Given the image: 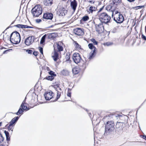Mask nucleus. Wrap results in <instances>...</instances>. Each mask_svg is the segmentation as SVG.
<instances>
[{"instance_id": "obj_1", "label": "nucleus", "mask_w": 146, "mask_h": 146, "mask_svg": "<svg viewBox=\"0 0 146 146\" xmlns=\"http://www.w3.org/2000/svg\"><path fill=\"white\" fill-rule=\"evenodd\" d=\"M10 39L12 43L17 44L20 42L21 38L19 33L17 31H15L11 34Z\"/></svg>"}, {"instance_id": "obj_2", "label": "nucleus", "mask_w": 146, "mask_h": 146, "mask_svg": "<svg viewBox=\"0 0 146 146\" xmlns=\"http://www.w3.org/2000/svg\"><path fill=\"white\" fill-rule=\"evenodd\" d=\"M98 21H100L102 23L106 24L109 22L111 19L110 16L105 13H103L98 14Z\"/></svg>"}, {"instance_id": "obj_3", "label": "nucleus", "mask_w": 146, "mask_h": 146, "mask_svg": "<svg viewBox=\"0 0 146 146\" xmlns=\"http://www.w3.org/2000/svg\"><path fill=\"white\" fill-rule=\"evenodd\" d=\"M113 15L114 20L117 23H121L124 21V18L123 15L117 11L112 12V17Z\"/></svg>"}, {"instance_id": "obj_4", "label": "nucleus", "mask_w": 146, "mask_h": 146, "mask_svg": "<svg viewBox=\"0 0 146 146\" xmlns=\"http://www.w3.org/2000/svg\"><path fill=\"white\" fill-rule=\"evenodd\" d=\"M31 11L33 17H38L42 13V8L40 5H37L32 9Z\"/></svg>"}, {"instance_id": "obj_5", "label": "nucleus", "mask_w": 146, "mask_h": 146, "mask_svg": "<svg viewBox=\"0 0 146 146\" xmlns=\"http://www.w3.org/2000/svg\"><path fill=\"white\" fill-rule=\"evenodd\" d=\"M72 59L74 62L76 64L79 63V65L83 66L85 63V62L82 60L79 54L78 53H74L72 56Z\"/></svg>"}, {"instance_id": "obj_6", "label": "nucleus", "mask_w": 146, "mask_h": 146, "mask_svg": "<svg viewBox=\"0 0 146 146\" xmlns=\"http://www.w3.org/2000/svg\"><path fill=\"white\" fill-rule=\"evenodd\" d=\"M114 124L112 121H108L106 124L105 126V131L106 132H110L114 129Z\"/></svg>"}, {"instance_id": "obj_7", "label": "nucleus", "mask_w": 146, "mask_h": 146, "mask_svg": "<svg viewBox=\"0 0 146 146\" xmlns=\"http://www.w3.org/2000/svg\"><path fill=\"white\" fill-rule=\"evenodd\" d=\"M94 23L96 31L98 33H102L104 29L103 23L101 22L99 23H95L94 22Z\"/></svg>"}, {"instance_id": "obj_8", "label": "nucleus", "mask_w": 146, "mask_h": 146, "mask_svg": "<svg viewBox=\"0 0 146 146\" xmlns=\"http://www.w3.org/2000/svg\"><path fill=\"white\" fill-rule=\"evenodd\" d=\"M34 37L32 36L27 38L25 41V44L27 46H29L34 42Z\"/></svg>"}, {"instance_id": "obj_9", "label": "nucleus", "mask_w": 146, "mask_h": 146, "mask_svg": "<svg viewBox=\"0 0 146 146\" xmlns=\"http://www.w3.org/2000/svg\"><path fill=\"white\" fill-rule=\"evenodd\" d=\"M74 33L78 36H81L84 34V31L83 29L80 28H76L74 29Z\"/></svg>"}, {"instance_id": "obj_10", "label": "nucleus", "mask_w": 146, "mask_h": 146, "mask_svg": "<svg viewBox=\"0 0 146 146\" xmlns=\"http://www.w3.org/2000/svg\"><path fill=\"white\" fill-rule=\"evenodd\" d=\"M53 94V92L51 91H50L48 92L45 93L44 94L45 99L48 100L51 99L52 98Z\"/></svg>"}, {"instance_id": "obj_11", "label": "nucleus", "mask_w": 146, "mask_h": 146, "mask_svg": "<svg viewBox=\"0 0 146 146\" xmlns=\"http://www.w3.org/2000/svg\"><path fill=\"white\" fill-rule=\"evenodd\" d=\"M53 17V15L51 13H44L43 15V18L48 19H52Z\"/></svg>"}, {"instance_id": "obj_12", "label": "nucleus", "mask_w": 146, "mask_h": 146, "mask_svg": "<svg viewBox=\"0 0 146 146\" xmlns=\"http://www.w3.org/2000/svg\"><path fill=\"white\" fill-rule=\"evenodd\" d=\"M56 90L57 91L56 98V100L53 101L54 102L56 101L60 98L62 92L61 89V88H60L59 87H58L57 88H56Z\"/></svg>"}, {"instance_id": "obj_13", "label": "nucleus", "mask_w": 146, "mask_h": 146, "mask_svg": "<svg viewBox=\"0 0 146 146\" xmlns=\"http://www.w3.org/2000/svg\"><path fill=\"white\" fill-rule=\"evenodd\" d=\"M58 51H61L63 50V47L62 46L63 43L61 42H58L56 44Z\"/></svg>"}, {"instance_id": "obj_14", "label": "nucleus", "mask_w": 146, "mask_h": 146, "mask_svg": "<svg viewBox=\"0 0 146 146\" xmlns=\"http://www.w3.org/2000/svg\"><path fill=\"white\" fill-rule=\"evenodd\" d=\"M46 35L48 38L51 39H54L56 36V34L55 33H47L46 34Z\"/></svg>"}, {"instance_id": "obj_15", "label": "nucleus", "mask_w": 146, "mask_h": 146, "mask_svg": "<svg viewBox=\"0 0 146 146\" xmlns=\"http://www.w3.org/2000/svg\"><path fill=\"white\" fill-rule=\"evenodd\" d=\"M71 6L73 9L74 11L76 10V7L77 6V3L75 0H74L72 1L70 4Z\"/></svg>"}, {"instance_id": "obj_16", "label": "nucleus", "mask_w": 146, "mask_h": 146, "mask_svg": "<svg viewBox=\"0 0 146 146\" xmlns=\"http://www.w3.org/2000/svg\"><path fill=\"white\" fill-rule=\"evenodd\" d=\"M59 12L60 13V15L64 16L65 15V13H66V11L65 10L64 8L61 7L60 8Z\"/></svg>"}, {"instance_id": "obj_17", "label": "nucleus", "mask_w": 146, "mask_h": 146, "mask_svg": "<svg viewBox=\"0 0 146 146\" xmlns=\"http://www.w3.org/2000/svg\"><path fill=\"white\" fill-rule=\"evenodd\" d=\"M52 57L53 58V60L55 61H56L58 58V54L55 49L54 51L53 52V54L52 56Z\"/></svg>"}, {"instance_id": "obj_18", "label": "nucleus", "mask_w": 146, "mask_h": 146, "mask_svg": "<svg viewBox=\"0 0 146 146\" xmlns=\"http://www.w3.org/2000/svg\"><path fill=\"white\" fill-rule=\"evenodd\" d=\"M21 106V108L23 110H29V109L28 108H27V104L25 103V101L24 100L23 101V102Z\"/></svg>"}, {"instance_id": "obj_19", "label": "nucleus", "mask_w": 146, "mask_h": 146, "mask_svg": "<svg viewBox=\"0 0 146 146\" xmlns=\"http://www.w3.org/2000/svg\"><path fill=\"white\" fill-rule=\"evenodd\" d=\"M44 3L45 5H50L52 3V0H44Z\"/></svg>"}, {"instance_id": "obj_20", "label": "nucleus", "mask_w": 146, "mask_h": 146, "mask_svg": "<svg viewBox=\"0 0 146 146\" xmlns=\"http://www.w3.org/2000/svg\"><path fill=\"white\" fill-rule=\"evenodd\" d=\"M16 122H15L14 120H11V121L10 122L9 125L8 127V129L9 130H11L12 131H13V125Z\"/></svg>"}, {"instance_id": "obj_21", "label": "nucleus", "mask_w": 146, "mask_h": 146, "mask_svg": "<svg viewBox=\"0 0 146 146\" xmlns=\"http://www.w3.org/2000/svg\"><path fill=\"white\" fill-rule=\"evenodd\" d=\"M15 26L19 28H21L22 29L25 28H29L30 27L27 25H24L20 24L16 25Z\"/></svg>"}, {"instance_id": "obj_22", "label": "nucleus", "mask_w": 146, "mask_h": 146, "mask_svg": "<svg viewBox=\"0 0 146 146\" xmlns=\"http://www.w3.org/2000/svg\"><path fill=\"white\" fill-rule=\"evenodd\" d=\"M72 71L73 74H76L79 73L80 69L78 68L75 67L73 68Z\"/></svg>"}, {"instance_id": "obj_23", "label": "nucleus", "mask_w": 146, "mask_h": 146, "mask_svg": "<svg viewBox=\"0 0 146 146\" xmlns=\"http://www.w3.org/2000/svg\"><path fill=\"white\" fill-rule=\"evenodd\" d=\"M73 44L76 49L80 50L81 49L80 45L76 41H74L73 42Z\"/></svg>"}, {"instance_id": "obj_24", "label": "nucleus", "mask_w": 146, "mask_h": 146, "mask_svg": "<svg viewBox=\"0 0 146 146\" xmlns=\"http://www.w3.org/2000/svg\"><path fill=\"white\" fill-rule=\"evenodd\" d=\"M96 54V51L92 50L90 52V54L89 57V58L90 59H92Z\"/></svg>"}, {"instance_id": "obj_25", "label": "nucleus", "mask_w": 146, "mask_h": 146, "mask_svg": "<svg viewBox=\"0 0 146 146\" xmlns=\"http://www.w3.org/2000/svg\"><path fill=\"white\" fill-rule=\"evenodd\" d=\"M121 0H112V2L113 4L115 5H118L121 3Z\"/></svg>"}, {"instance_id": "obj_26", "label": "nucleus", "mask_w": 146, "mask_h": 146, "mask_svg": "<svg viewBox=\"0 0 146 146\" xmlns=\"http://www.w3.org/2000/svg\"><path fill=\"white\" fill-rule=\"evenodd\" d=\"M47 37L46 34H45L42 37L40 43L41 44H43L44 42L45 41V39L46 37Z\"/></svg>"}, {"instance_id": "obj_27", "label": "nucleus", "mask_w": 146, "mask_h": 146, "mask_svg": "<svg viewBox=\"0 0 146 146\" xmlns=\"http://www.w3.org/2000/svg\"><path fill=\"white\" fill-rule=\"evenodd\" d=\"M96 8L93 6H91L90 7L89 12L92 13L93 11H96Z\"/></svg>"}, {"instance_id": "obj_28", "label": "nucleus", "mask_w": 146, "mask_h": 146, "mask_svg": "<svg viewBox=\"0 0 146 146\" xmlns=\"http://www.w3.org/2000/svg\"><path fill=\"white\" fill-rule=\"evenodd\" d=\"M89 48L91 50H93L96 51V48L94 46L92 43H89L88 44Z\"/></svg>"}, {"instance_id": "obj_29", "label": "nucleus", "mask_w": 146, "mask_h": 146, "mask_svg": "<svg viewBox=\"0 0 146 146\" xmlns=\"http://www.w3.org/2000/svg\"><path fill=\"white\" fill-rule=\"evenodd\" d=\"M4 133L6 136L7 140V141H9L10 140V137L9 136V132L5 130L4 131Z\"/></svg>"}, {"instance_id": "obj_30", "label": "nucleus", "mask_w": 146, "mask_h": 146, "mask_svg": "<svg viewBox=\"0 0 146 146\" xmlns=\"http://www.w3.org/2000/svg\"><path fill=\"white\" fill-rule=\"evenodd\" d=\"M46 78L48 80H52L54 79V77L52 76H50L46 77Z\"/></svg>"}, {"instance_id": "obj_31", "label": "nucleus", "mask_w": 146, "mask_h": 146, "mask_svg": "<svg viewBox=\"0 0 146 146\" xmlns=\"http://www.w3.org/2000/svg\"><path fill=\"white\" fill-rule=\"evenodd\" d=\"M23 111V110L21 108H20L18 112L17 113H16V114L17 115H19V114L22 113Z\"/></svg>"}, {"instance_id": "obj_32", "label": "nucleus", "mask_w": 146, "mask_h": 146, "mask_svg": "<svg viewBox=\"0 0 146 146\" xmlns=\"http://www.w3.org/2000/svg\"><path fill=\"white\" fill-rule=\"evenodd\" d=\"M89 19V17L87 16H85L83 17L82 19L83 21H86Z\"/></svg>"}, {"instance_id": "obj_33", "label": "nucleus", "mask_w": 146, "mask_h": 146, "mask_svg": "<svg viewBox=\"0 0 146 146\" xmlns=\"http://www.w3.org/2000/svg\"><path fill=\"white\" fill-rule=\"evenodd\" d=\"M49 73L50 75V76H53V77L54 76H56V74H55L54 72L52 71H50V72H49Z\"/></svg>"}, {"instance_id": "obj_34", "label": "nucleus", "mask_w": 146, "mask_h": 146, "mask_svg": "<svg viewBox=\"0 0 146 146\" xmlns=\"http://www.w3.org/2000/svg\"><path fill=\"white\" fill-rule=\"evenodd\" d=\"M4 139L1 134L0 133V143H1L4 140Z\"/></svg>"}, {"instance_id": "obj_35", "label": "nucleus", "mask_w": 146, "mask_h": 146, "mask_svg": "<svg viewBox=\"0 0 146 146\" xmlns=\"http://www.w3.org/2000/svg\"><path fill=\"white\" fill-rule=\"evenodd\" d=\"M91 40H92V42H93V43L94 44H96V45L97 44L98 42L97 41H96V40H95V39H92Z\"/></svg>"}, {"instance_id": "obj_36", "label": "nucleus", "mask_w": 146, "mask_h": 146, "mask_svg": "<svg viewBox=\"0 0 146 146\" xmlns=\"http://www.w3.org/2000/svg\"><path fill=\"white\" fill-rule=\"evenodd\" d=\"M19 118V117H15L12 120H14V121H15V122H16L18 120V119Z\"/></svg>"}, {"instance_id": "obj_37", "label": "nucleus", "mask_w": 146, "mask_h": 146, "mask_svg": "<svg viewBox=\"0 0 146 146\" xmlns=\"http://www.w3.org/2000/svg\"><path fill=\"white\" fill-rule=\"evenodd\" d=\"M38 48H39V51H40V53L41 54H43V52L42 48L41 47H39Z\"/></svg>"}, {"instance_id": "obj_38", "label": "nucleus", "mask_w": 146, "mask_h": 146, "mask_svg": "<svg viewBox=\"0 0 146 146\" xmlns=\"http://www.w3.org/2000/svg\"><path fill=\"white\" fill-rule=\"evenodd\" d=\"M117 27H115L113 28L112 31V32L113 33H115L117 32Z\"/></svg>"}, {"instance_id": "obj_39", "label": "nucleus", "mask_w": 146, "mask_h": 146, "mask_svg": "<svg viewBox=\"0 0 146 146\" xmlns=\"http://www.w3.org/2000/svg\"><path fill=\"white\" fill-rule=\"evenodd\" d=\"M66 61H69L70 59V56L69 55H67L66 56Z\"/></svg>"}, {"instance_id": "obj_40", "label": "nucleus", "mask_w": 146, "mask_h": 146, "mask_svg": "<svg viewBox=\"0 0 146 146\" xmlns=\"http://www.w3.org/2000/svg\"><path fill=\"white\" fill-rule=\"evenodd\" d=\"M111 44L110 42H107L104 44V45L107 46H110Z\"/></svg>"}, {"instance_id": "obj_41", "label": "nucleus", "mask_w": 146, "mask_h": 146, "mask_svg": "<svg viewBox=\"0 0 146 146\" xmlns=\"http://www.w3.org/2000/svg\"><path fill=\"white\" fill-rule=\"evenodd\" d=\"M27 52L29 54H31L32 53L33 51L32 50H27Z\"/></svg>"}, {"instance_id": "obj_42", "label": "nucleus", "mask_w": 146, "mask_h": 146, "mask_svg": "<svg viewBox=\"0 0 146 146\" xmlns=\"http://www.w3.org/2000/svg\"><path fill=\"white\" fill-rule=\"evenodd\" d=\"M141 37L143 40H146V37L143 35H142Z\"/></svg>"}, {"instance_id": "obj_43", "label": "nucleus", "mask_w": 146, "mask_h": 146, "mask_svg": "<svg viewBox=\"0 0 146 146\" xmlns=\"http://www.w3.org/2000/svg\"><path fill=\"white\" fill-rule=\"evenodd\" d=\"M33 54L35 56H36L38 54L37 52L35 51L33 52Z\"/></svg>"}, {"instance_id": "obj_44", "label": "nucleus", "mask_w": 146, "mask_h": 146, "mask_svg": "<svg viewBox=\"0 0 146 146\" xmlns=\"http://www.w3.org/2000/svg\"><path fill=\"white\" fill-rule=\"evenodd\" d=\"M89 2L90 3H94V1L93 0H89Z\"/></svg>"}, {"instance_id": "obj_45", "label": "nucleus", "mask_w": 146, "mask_h": 146, "mask_svg": "<svg viewBox=\"0 0 146 146\" xmlns=\"http://www.w3.org/2000/svg\"><path fill=\"white\" fill-rule=\"evenodd\" d=\"M67 96L68 97H70V96H71V93L70 92H69L68 91V92L67 94Z\"/></svg>"}, {"instance_id": "obj_46", "label": "nucleus", "mask_w": 146, "mask_h": 146, "mask_svg": "<svg viewBox=\"0 0 146 146\" xmlns=\"http://www.w3.org/2000/svg\"><path fill=\"white\" fill-rule=\"evenodd\" d=\"M41 21V20L40 19H37L36 20V22L37 23H39Z\"/></svg>"}, {"instance_id": "obj_47", "label": "nucleus", "mask_w": 146, "mask_h": 146, "mask_svg": "<svg viewBox=\"0 0 146 146\" xmlns=\"http://www.w3.org/2000/svg\"><path fill=\"white\" fill-rule=\"evenodd\" d=\"M119 124H120V125H121V124H120V123H117V124H116V127H117V128H118V126L119 125Z\"/></svg>"}, {"instance_id": "obj_48", "label": "nucleus", "mask_w": 146, "mask_h": 146, "mask_svg": "<svg viewBox=\"0 0 146 146\" xmlns=\"http://www.w3.org/2000/svg\"><path fill=\"white\" fill-rule=\"evenodd\" d=\"M129 2H132L134 1L135 0H127Z\"/></svg>"}, {"instance_id": "obj_49", "label": "nucleus", "mask_w": 146, "mask_h": 146, "mask_svg": "<svg viewBox=\"0 0 146 146\" xmlns=\"http://www.w3.org/2000/svg\"><path fill=\"white\" fill-rule=\"evenodd\" d=\"M138 7H140V8H142L144 7V6H139Z\"/></svg>"}, {"instance_id": "obj_50", "label": "nucleus", "mask_w": 146, "mask_h": 146, "mask_svg": "<svg viewBox=\"0 0 146 146\" xmlns=\"http://www.w3.org/2000/svg\"><path fill=\"white\" fill-rule=\"evenodd\" d=\"M143 138L146 140V136H143Z\"/></svg>"}, {"instance_id": "obj_51", "label": "nucleus", "mask_w": 146, "mask_h": 146, "mask_svg": "<svg viewBox=\"0 0 146 146\" xmlns=\"http://www.w3.org/2000/svg\"><path fill=\"white\" fill-rule=\"evenodd\" d=\"M115 116L116 117H119L120 115L117 114V115H115Z\"/></svg>"}, {"instance_id": "obj_52", "label": "nucleus", "mask_w": 146, "mask_h": 146, "mask_svg": "<svg viewBox=\"0 0 146 146\" xmlns=\"http://www.w3.org/2000/svg\"><path fill=\"white\" fill-rule=\"evenodd\" d=\"M102 8H100V10L98 12V13L101 11L102 10Z\"/></svg>"}, {"instance_id": "obj_53", "label": "nucleus", "mask_w": 146, "mask_h": 146, "mask_svg": "<svg viewBox=\"0 0 146 146\" xmlns=\"http://www.w3.org/2000/svg\"><path fill=\"white\" fill-rule=\"evenodd\" d=\"M0 146H5L3 144H1L0 145Z\"/></svg>"}, {"instance_id": "obj_54", "label": "nucleus", "mask_w": 146, "mask_h": 146, "mask_svg": "<svg viewBox=\"0 0 146 146\" xmlns=\"http://www.w3.org/2000/svg\"><path fill=\"white\" fill-rule=\"evenodd\" d=\"M8 51V50H5V51H4V53H5V52H6V51Z\"/></svg>"}, {"instance_id": "obj_55", "label": "nucleus", "mask_w": 146, "mask_h": 146, "mask_svg": "<svg viewBox=\"0 0 146 146\" xmlns=\"http://www.w3.org/2000/svg\"><path fill=\"white\" fill-rule=\"evenodd\" d=\"M1 124H2V123L1 122H0V126H1Z\"/></svg>"}, {"instance_id": "obj_56", "label": "nucleus", "mask_w": 146, "mask_h": 146, "mask_svg": "<svg viewBox=\"0 0 146 146\" xmlns=\"http://www.w3.org/2000/svg\"><path fill=\"white\" fill-rule=\"evenodd\" d=\"M14 22H13L12 23H11V24H13V23H14Z\"/></svg>"}]
</instances>
